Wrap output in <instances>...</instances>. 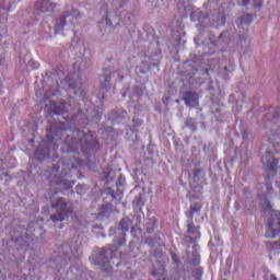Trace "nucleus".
<instances>
[{
	"mask_svg": "<svg viewBox=\"0 0 280 280\" xmlns=\"http://www.w3.org/2000/svg\"><path fill=\"white\" fill-rule=\"evenodd\" d=\"M56 80V84H50L49 89L43 94V92H36V102L44 104L45 106H58V103L52 97L59 100L60 106H67V100L69 106L74 105L78 100H83L86 92L80 81H75L68 77L66 80Z\"/></svg>",
	"mask_w": 280,
	"mask_h": 280,
	"instance_id": "1",
	"label": "nucleus"
},
{
	"mask_svg": "<svg viewBox=\"0 0 280 280\" xmlns=\"http://www.w3.org/2000/svg\"><path fill=\"white\" fill-rule=\"evenodd\" d=\"M104 75L100 77L101 90L95 93L96 104H104V100H106V91L110 89V80L114 82H121L124 80V75H128L130 73L129 69L126 70H117L115 68H109L104 70Z\"/></svg>",
	"mask_w": 280,
	"mask_h": 280,
	"instance_id": "2",
	"label": "nucleus"
},
{
	"mask_svg": "<svg viewBox=\"0 0 280 280\" xmlns=\"http://www.w3.org/2000/svg\"><path fill=\"white\" fill-rule=\"evenodd\" d=\"M190 21L192 23H197V27H214L218 30V27H224V23H226V18H224V13L214 10L209 15L202 14L199 10L194 11L190 14Z\"/></svg>",
	"mask_w": 280,
	"mask_h": 280,
	"instance_id": "3",
	"label": "nucleus"
},
{
	"mask_svg": "<svg viewBox=\"0 0 280 280\" xmlns=\"http://www.w3.org/2000/svg\"><path fill=\"white\" fill-rule=\"evenodd\" d=\"M78 19H82V14H80V11L68 8L61 15L56 16L52 20V30L55 34H60L67 27V25H75L74 21H78Z\"/></svg>",
	"mask_w": 280,
	"mask_h": 280,
	"instance_id": "4",
	"label": "nucleus"
},
{
	"mask_svg": "<svg viewBox=\"0 0 280 280\" xmlns=\"http://www.w3.org/2000/svg\"><path fill=\"white\" fill-rule=\"evenodd\" d=\"M161 60V51L152 52V50H147L144 52V60L136 67V73H141L145 75L152 67H156Z\"/></svg>",
	"mask_w": 280,
	"mask_h": 280,
	"instance_id": "5",
	"label": "nucleus"
},
{
	"mask_svg": "<svg viewBox=\"0 0 280 280\" xmlns=\"http://www.w3.org/2000/svg\"><path fill=\"white\" fill-rule=\"evenodd\" d=\"M56 3L49 0H38L34 7V14L40 16V14H47V12H54Z\"/></svg>",
	"mask_w": 280,
	"mask_h": 280,
	"instance_id": "6",
	"label": "nucleus"
},
{
	"mask_svg": "<svg viewBox=\"0 0 280 280\" xmlns=\"http://www.w3.org/2000/svg\"><path fill=\"white\" fill-rule=\"evenodd\" d=\"M183 100L186 106H198L200 96L196 92H186Z\"/></svg>",
	"mask_w": 280,
	"mask_h": 280,
	"instance_id": "7",
	"label": "nucleus"
},
{
	"mask_svg": "<svg viewBox=\"0 0 280 280\" xmlns=\"http://www.w3.org/2000/svg\"><path fill=\"white\" fill-rule=\"evenodd\" d=\"M229 103L234 106H244V104H246V95L240 92H236L235 94H231L229 98Z\"/></svg>",
	"mask_w": 280,
	"mask_h": 280,
	"instance_id": "8",
	"label": "nucleus"
},
{
	"mask_svg": "<svg viewBox=\"0 0 280 280\" xmlns=\"http://www.w3.org/2000/svg\"><path fill=\"white\" fill-rule=\"evenodd\" d=\"M19 0H2L0 5L1 10H7V12H12V10L16 9Z\"/></svg>",
	"mask_w": 280,
	"mask_h": 280,
	"instance_id": "9",
	"label": "nucleus"
},
{
	"mask_svg": "<svg viewBox=\"0 0 280 280\" xmlns=\"http://www.w3.org/2000/svg\"><path fill=\"white\" fill-rule=\"evenodd\" d=\"M269 160L267 158H262V164L269 172H277V161L272 160V155H268Z\"/></svg>",
	"mask_w": 280,
	"mask_h": 280,
	"instance_id": "10",
	"label": "nucleus"
},
{
	"mask_svg": "<svg viewBox=\"0 0 280 280\" xmlns=\"http://www.w3.org/2000/svg\"><path fill=\"white\" fill-rule=\"evenodd\" d=\"M269 231L273 232L272 237L280 233V214H277L276 219L269 224Z\"/></svg>",
	"mask_w": 280,
	"mask_h": 280,
	"instance_id": "11",
	"label": "nucleus"
},
{
	"mask_svg": "<svg viewBox=\"0 0 280 280\" xmlns=\"http://www.w3.org/2000/svg\"><path fill=\"white\" fill-rule=\"evenodd\" d=\"M143 95V90L139 86L133 88V95L131 96V100L135 102V100H139Z\"/></svg>",
	"mask_w": 280,
	"mask_h": 280,
	"instance_id": "12",
	"label": "nucleus"
},
{
	"mask_svg": "<svg viewBox=\"0 0 280 280\" xmlns=\"http://www.w3.org/2000/svg\"><path fill=\"white\" fill-rule=\"evenodd\" d=\"M113 26V22H110L108 20V18H104L101 22H100V30H102V27H112Z\"/></svg>",
	"mask_w": 280,
	"mask_h": 280,
	"instance_id": "13",
	"label": "nucleus"
},
{
	"mask_svg": "<svg viewBox=\"0 0 280 280\" xmlns=\"http://www.w3.org/2000/svg\"><path fill=\"white\" fill-rule=\"evenodd\" d=\"M235 71V66L230 65L229 67H223L219 73H233Z\"/></svg>",
	"mask_w": 280,
	"mask_h": 280,
	"instance_id": "14",
	"label": "nucleus"
},
{
	"mask_svg": "<svg viewBox=\"0 0 280 280\" xmlns=\"http://www.w3.org/2000/svg\"><path fill=\"white\" fill-rule=\"evenodd\" d=\"M261 207H264L266 210L272 209V206L270 205V201H268V200H266V199H264V200L261 201Z\"/></svg>",
	"mask_w": 280,
	"mask_h": 280,
	"instance_id": "15",
	"label": "nucleus"
},
{
	"mask_svg": "<svg viewBox=\"0 0 280 280\" xmlns=\"http://www.w3.org/2000/svg\"><path fill=\"white\" fill-rule=\"evenodd\" d=\"M28 67H31L32 69H38V67H40V63L34 60H31L28 61Z\"/></svg>",
	"mask_w": 280,
	"mask_h": 280,
	"instance_id": "16",
	"label": "nucleus"
},
{
	"mask_svg": "<svg viewBox=\"0 0 280 280\" xmlns=\"http://www.w3.org/2000/svg\"><path fill=\"white\" fill-rule=\"evenodd\" d=\"M89 67H91V63H88L86 61H84L83 63L79 65V69L81 71H85V69H89Z\"/></svg>",
	"mask_w": 280,
	"mask_h": 280,
	"instance_id": "17",
	"label": "nucleus"
},
{
	"mask_svg": "<svg viewBox=\"0 0 280 280\" xmlns=\"http://www.w3.org/2000/svg\"><path fill=\"white\" fill-rule=\"evenodd\" d=\"M242 23L250 24V15L246 14L242 18Z\"/></svg>",
	"mask_w": 280,
	"mask_h": 280,
	"instance_id": "18",
	"label": "nucleus"
},
{
	"mask_svg": "<svg viewBox=\"0 0 280 280\" xmlns=\"http://www.w3.org/2000/svg\"><path fill=\"white\" fill-rule=\"evenodd\" d=\"M265 280H277V277H275V275L268 272L265 276Z\"/></svg>",
	"mask_w": 280,
	"mask_h": 280,
	"instance_id": "19",
	"label": "nucleus"
},
{
	"mask_svg": "<svg viewBox=\"0 0 280 280\" xmlns=\"http://www.w3.org/2000/svg\"><path fill=\"white\" fill-rule=\"evenodd\" d=\"M102 10H104L105 12H108V4H103V7H102Z\"/></svg>",
	"mask_w": 280,
	"mask_h": 280,
	"instance_id": "20",
	"label": "nucleus"
},
{
	"mask_svg": "<svg viewBox=\"0 0 280 280\" xmlns=\"http://www.w3.org/2000/svg\"><path fill=\"white\" fill-rule=\"evenodd\" d=\"M243 5H248V3H250V0H242Z\"/></svg>",
	"mask_w": 280,
	"mask_h": 280,
	"instance_id": "21",
	"label": "nucleus"
},
{
	"mask_svg": "<svg viewBox=\"0 0 280 280\" xmlns=\"http://www.w3.org/2000/svg\"><path fill=\"white\" fill-rule=\"evenodd\" d=\"M205 54H208L209 56H211V54H213V50H207V49H205Z\"/></svg>",
	"mask_w": 280,
	"mask_h": 280,
	"instance_id": "22",
	"label": "nucleus"
},
{
	"mask_svg": "<svg viewBox=\"0 0 280 280\" xmlns=\"http://www.w3.org/2000/svg\"><path fill=\"white\" fill-rule=\"evenodd\" d=\"M188 231L189 233H194V231L191 230V225L188 226Z\"/></svg>",
	"mask_w": 280,
	"mask_h": 280,
	"instance_id": "23",
	"label": "nucleus"
},
{
	"mask_svg": "<svg viewBox=\"0 0 280 280\" xmlns=\"http://www.w3.org/2000/svg\"><path fill=\"white\" fill-rule=\"evenodd\" d=\"M226 33H221L220 34V38H222V36H225Z\"/></svg>",
	"mask_w": 280,
	"mask_h": 280,
	"instance_id": "24",
	"label": "nucleus"
},
{
	"mask_svg": "<svg viewBox=\"0 0 280 280\" xmlns=\"http://www.w3.org/2000/svg\"><path fill=\"white\" fill-rule=\"evenodd\" d=\"M55 79H56V74H52V75H51V80H55Z\"/></svg>",
	"mask_w": 280,
	"mask_h": 280,
	"instance_id": "25",
	"label": "nucleus"
},
{
	"mask_svg": "<svg viewBox=\"0 0 280 280\" xmlns=\"http://www.w3.org/2000/svg\"><path fill=\"white\" fill-rule=\"evenodd\" d=\"M94 265H95V266H100V262H97V261H94Z\"/></svg>",
	"mask_w": 280,
	"mask_h": 280,
	"instance_id": "26",
	"label": "nucleus"
},
{
	"mask_svg": "<svg viewBox=\"0 0 280 280\" xmlns=\"http://www.w3.org/2000/svg\"><path fill=\"white\" fill-rule=\"evenodd\" d=\"M215 47V44H211V48Z\"/></svg>",
	"mask_w": 280,
	"mask_h": 280,
	"instance_id": "27",
	"label": "nucleus"
},
{
	"mask_svg": "<svg viewBox=\"0 0 280 280\" xmlns=\"http://www.w3.org/2000/svg\"><path fill=\"white\" fill-rule=\"evenodd\" d=\"M121 95H122V97H126V93H122Z\"/></svg>",
	"mask_w": 280,
	"mask_h": 280,
	"instance_id": "28",
	"label": "nucleus"
},
{
	"mask_svg": "<svg viewBox=\"0 0 280 280\" xmlns=\"http://www.w3.org/2000/svg\"><path fill=\"white\" fill-rule=\"evenodd\" d=\"M207 5H209V4H205L203 7L207 8Z\"/></svg>",
	"mask_w": 280,
	"mask_h": 280,
	"instance_id": "29",
	"label": "nucleus"
},
{
	"mask_svg": "<svg viewBox=\"0 0 280 280\" xmlns=\"http://www.w3.org/2000/svg\"><path fill=\"white\" fill-rule=\"evenodd\" d=\"M4 176H8V173H4Z\"/></svg>",
	"mask_w": 280,
	"mask_h": 280,
	"instance_id": "30",
	"label": "nucleus"
},
{
	"mask_svg": "<svg viewBox=\"0 0 280 280\" xmlns=\"http://www.w3.org/2000/svg\"><path fill=\"white\" fill-rule=\"evenodd\" d=\"M176 104H178V100H176Z\"/></svg>",
	"mask_w": 280,
	"mask_h": 280,
	"instance_id": "31",
	"label": "nucleus"
}]
</instances>
